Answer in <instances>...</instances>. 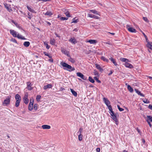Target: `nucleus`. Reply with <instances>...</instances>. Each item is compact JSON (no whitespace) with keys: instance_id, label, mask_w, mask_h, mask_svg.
<instances>
[{"instance_id":"603ef678","label":"nucleus","mask_w":152,"mask_h":152,"mask_svg":"<svg viewBox=\"0 0 152 152\" xmlns=\"http://www.w3.org/2000/svg\"><path fill=\"white\" fill-rule=\"evenodd\" d=\"M93 15H94L90 14H88V17L91 18H93Z\"/></svg>"},{"instance_id":"e433bc0d","label":"nucleus","mask_w":152,"mask_h":152,"mask_svg":"<svg viewBox=\"0 0 152 152\" xmlns=\"http://www.w3.org/2000/svg\"><path fill=\"white\" fill-rule=\"evenodd\" d=\"M41 96L40 95H37L36 96V100L37 102H39L40 100Z\"/></svg>"},{"instance_id":"13d9d810","label":"nucleus","mask_w":152,"mask_h":152,"mask_svg":"<svg viewBox=\"0 0 152 152\" xmlns=\"http://www.w3.org/2000/svg\"><path fill=\"white\" fill-rule=\"evenodd\" d=\"M148 108L151 110H152V105L150 104L148 106Z\"/></svg>"},{"instance_id":"aec40b11","label":"nucleus","mask_w":152,"mask_h":152,"mask_svg":"<svg viewBox=\"0 0 152 152\" xmlns=\"http://www.w3.org/2000/svg\"><path fill=\"white\" fill-rule=\"evenodd\" d=\"M109 59L115 66H116L117 65V64L115 60L114 59L111 57L110 58H109Z\"/></svg>"},{"instance_id":"864d4df0","label":"nucleus","mask_w":152,"mask_h":152,"mask_svg":"<svg viewBox=\"0 0 152 152\" xmlns=\"http://www.w3.org/2000/svg\"><path fill=\"white\" fill-rule=\"evenodd\" d=\"M93 18H94L96 19H99V17L98 16H96L95 15H94Z\"/></svg>"},{"instance_id":"9b49d317","label":"nucleus","mask_w":152,"mask_h":152,"mask_svg":"<svg viewBox=\"0 0 152 152\" xmlns=\"http://www.w3.org/2000/svg\"><path fill=\"white\" fill-rule=\"evenodd\" d=\"M27 88L28 90L31 91L33 89V88L31 87L32 84L30 82H28L27 83Z\"/></svg>"},{"instance_id":"423d86ee","label":"nucleus","mask_w":152,"mask_h":152,"mask_svg":"<svg viewBox=\"0 0 152 152\" xmlns=\"http://www.w3.org/2000/svg\"><path fill=\"white\" fill-rule=\"evenodd\" d=\"M110 115L111 116V118L115 121V124L116 125H118V122L116 114H115L114 113H113V114H111Z\"/></svg>"},{"instance_id":"09e8293b","label":"nucleus","mask_w":152,"mask_h":152,"mask_svg":"<svg viewBox=\"0 0 152 152\" xmlns=\"http://www.w3.org/2000/svg\"><path fill=\"white\" fill-rule=\"evenodd\" d=\"M94 74L95 75H98V71L96 70H94Z\"/></svg>"},{"instance_id":"2eb2a0df","label":"nucleus","mask_w":152,"mask_h":152,"mask_svg":"<svg viewBox=\"0 0 152 152\" xmlns=\"http://www.w3.org/2000/svg\"><path fill=\"white\" fill-rule=\"evenodd\" d=\"M11 22L15 25L18 28H19L20 29H21V28H22L20 26V25L18 24L17 23L14 21L13 20H11Z\"/></svg>"},{"instance_id":"4d7b16f0","label":"nucleus","mask_w":152,"mask_h":152,"mask_svg":"<svg viewBox=\"0 0 152 152\" xmlns=\"http://www.w3.org/2000/svg\"><path fill=\"white\" fill-rule=\"evenodd\" d=\"M109 111V113L110 114H113V113H114V112L113 111L112 109L110 110Z\"/></svg>"},{"instance_id":"4468645a","label":"nucleus","mask_w":152,"mask_h":152,"mask_svg":"<svg viewBox=\"0 0 152 152\" xmlns=\"http://www.w3.org/2000/svg\"><path fill=\"white\" fill-rule=\"evenodd\" d=\"M128 62H127L126 63H125L124 64L125 66L127 68H129L130 69H132L133 68V66L132 64H129L128 63Z\"/></svg>"},{"instance_id":"ea45409f","label":"nucleus","mask_w":152,"mask_h":152,"mask_svg":"<svg viewBox=\"0 0 152 152\" xmlns=\"http://www.w3.org/2000/svg\"><path fill=\"white\" fill-rule=\"evenodd\" d=\"M44 45L46 46V48L47 49H49L50 48V46L48 45V44L46 42H44Z\"/></svg>"},{"instance_id":"a878e982","label":"nucleus","mask_w":152,"mask_h":152,"mask_svg":"<svg viewBox=\"0 0 152 152\" xmlns=\"http://www.w3.org/2000/svg\"><path fill=\"white\" fill-rule=\"evenodd\" d=\"M146 121L152 122V117L151 115H147Z\"/></svg>"},{"instance_id":"1a4fd4ad","label":"nucleus","mask_w":152,"mask_h":152,"mask_svg":"<svg viewBox=\"0 0 152 152\" xmlns=\"http://www.w3.org/2000/svg\"><path fill=\"white\" fill-rule=\"evenodd\" d=\"M34 101L32 99V101L31 99H30V103L28 107V110L31 111L33 109Z\"/></svg>"},{"instance_id":"4be33fe9","label":"nucleus","mask_w":152,"mask_h":152,"mask_svg":"<svg viewBox=\"0 0 152 152\" xmlns=\"http://www.w3.org/2000/svg\"><path fill=\"white\" fill-rule=\"evenodd\" d=\"M69 57V58H68V61L72 63H74L75 61V58H72L70 56Z\"/></svg>"},{"instance_id":"e2e57ef3","label":"nucleus","mask_w":152,"mask_h":152,"mask_svg":"<svg viewBox=\"0 0 152 152\" xmlns=\"http://www.w3.org/2000/svg\"><path fill=\"white\" fill-rule=\"evenodd\" d=\"M136 129H137V131L138 133H140V134L141 133V132L140 131V130L138 128H137Z\"/></svg>"},{"instance_id":"f8f14e48","label":"nucleus","mask_w":152,"mask_h":152,"mask_svg":"<svg viewBox=\"0 0 152 152\" xmlns=\"http://www.w3.org/2000/svg\"><path fill=\"white\" fill-rule=\"evenodd\" d=\"M103 100L104 103L107 106H108V105H109L110 104V101L107 98L104 97L103 99Z\"/></svg>"},{"instance_id":"cd10ccee","label":"nucleus","mask_w":152,"mask_h":152,"mask_svg":"<svg viewBox=\"0 0 152 152\" xmlns=\"http://www.w3.org/2000/svg\"><path fill=\"white\" fill-rule=\"evenodd\" d=\"M101 59L102 60L104 61L107 62H108L109 61L108 59L106 58L105 57L103 56H102L101 58Z\"/></svg>"},{"instance_id":"5701e85b","label":"nucleus","mask_w":152,"mask_h":152,"mask_svg":"<svg viewBox=\"0 0 152 152\" xmlns=\"http://www.w3.org/2000/svg\"><path fill=\"white\" fill-rule=\"evenodd\" d=\"M95 65L96 68L99 69L100 71H103V69L101 68L99 65H98L97 64H96Z\"/></svg>"},{"instance_id":"a19ab883","label":"nucleus","mask_w":152,"mask_h":152,"mask_svg":"<svg viewBox=\"0 0 152 152\" xmlns=\"http://www.w3.org/2000/svg\"><path fill=\"white\" fill-rule=\"evenodd\" d=\"M94 78L98 83H101V81L99 80L98 78L97 77H94Z\"/></svg>"},{"instance_id":"39448f33","label":"nucleus","mask_w":152,"mask_h":152,"mask_svg":"<svg viewBox=\"0 0 152 152\" xmlns=\"http://www.w3.org/2000/svg\"><path fill=\"white\" fill-rule=\"evenodd\" d=\"M10 97L9 96H7L6 98L4 100L2 103L3 105L4 106H7L10 104Z\"/></svg>"},{"instance_id":"a18cd8bd","label":"nucleus","mask_w":152,"mask_h":152,"mask_svg":"<svg viewBox=\"0 0 152 152\" xmlns=\"http://www.w3.org/2000/svg\"><path fill=\"white\" fill-rule=\"evenodd\" d=\"M60 19L61 20H67L68 19V18L66 17H61L60 18Z\"/></svg>"},{"instance_id":"9d476101","label":"nucleus","mask_w":152,"mask_h":152,"mask_svg":"<svg viewBox=\"0 0 152 152\" xmlns=\"http://www.w3.org/2000/svg\"><path fill=\"white\" fill-rule=\"evenodd\" d=\"M61 51L62 53L66 55L68 57L70 56V55L69 54V52L66 50H65V49L64 48H62L61 49Z\"/></svg>"},{"instance_id":"7ed1b4c3","label":"nucleus","mask_w":152,"mask_h":152,"mask_svg":"<svg viewBox=\"0 0 152 152\" xmlns=\"http://www.w3.org/2000/svg\"><path fill=\"white\" fill-rule=\"evenodd\" d=\"M15 98L16 100L15 106L16 107H18L20 104V102L21 100V97L19 94H17L15 95Z\"/></svg>"},{"instance_id":"bb28decb","label":"nucleus","mask_w":152,"mask_h":152,"mask_svg":"<svg viewBox=\"0 0 152 152\" xmlns=\"http://www.w3.org/2000/svg\"><path fill=\"white\" fill-rule=\"evenodd\" d=\"M127 89L129 90V91L130 92H132L133 91V89L130 86V85H127Z\"/></svg>"},{"instance_id":"20e7f679","label":"nucleus","mask_w":152,"mask_h":152,"mask_svg":"<svg viewBox=\"0 0 152 152\" xmlns=\"http://www.w3.org/2000/svg\"><path fill=\"white\" fill-rule=\"evenodd\" d=\"M146 41L147 43L146 46L148 48V51L151 52L150 50L152 51V42L149 41L148 39H146Z\"/></svg>"},{"instance_id":"2f4dec72","label":"nucleus","mask_w":152,"mask_h":152,"mask_svg":"<svg viewBox=\"0 0 152 152\" xmlns=\"http://www.w3.org/2000/svg\"><path fill=\"white\" fill-rule=\"evenodd\" d=\"M88 80L90 82L92 83H94L95 82L94 80L92 78L91 76L89 77Z\"/></svg>"},{"instance_id":"58836bf2","label":"nucleus","mask_w":152,"mask_h":152,"mask_svg":"<svg viewBox=\"0 0 152 152\" xmlns=\"http://www.w3.org/2000/svg\"><path fill=\"white\" fill-rule=\"evenodd\" d=\"M83 131V129L82 128H80L79 129V131L77 132V134H82V133Z\"/></svg>"},{"instance_id":"0e129e2a","label":"nucleus","mask_w":152,"mask_h":152,"mask_svg":"<svg viewBox=\"0 0 152 152\" xmlns=\"http://www.w3.org/2000/svg\"><path fill=\"white\" fill-rule=\"evenodd\" d=\"M65 90V89L64 88H63L62 87H61L60 89V91H64Z\"/></svg>"},{"instance_id":"b1692460","label":"nucleus","mask_w":152,"mask_h":152,"mask_svg":"<svg viewBox=\"0 0 152 152\" xmlns=\"http://www.w3.org/2000/svg\"><path fill=\"white\" fill-rule=\"evenodd\" d=\"M70 90L72 94L74 96H77V93L72 88H70Z\"/></svg>"},{"instance_id":"bf43d9fd","label":"nucleus","mask_w":152,"mask_h":152,"mask_svg":"<svg viewBox=\"0 0 152 152\" xmlns=\"http://www.w3.org/2000/svg\"><path fill=\"white\" fill-rule=\"evenodd\" d=\"M43 54L46 56H48V53L46 52H44Z\"/></svg>"},{"instance_id":"393cba45","label":"nucleus","mask_w":152,"mask_h":152,"mask_svg":"<svg viewBox=\"0 0 152 152\" xmlns=\"http://www.w3.org/2000/svg\"><path fill=\"white\" fill-rule=\"evenodd\" d=\"M120 60L122 62H125V63L129 62L128 59L124 58H121L120 59Z\"/></svg>"},{"instance_id":"c9c22d12","label":"nucleus","mask_w":152,"mask_h":152,"mask_svg":"<svg viewBox=\"0 0 152 152\" xmlns=\"http://www.w3.org/2000/svg\"><path fill=\"white\" fill-rule=\"evenodd\" d=\"M27 7L28 10L29 11H30V12H34V10L33 9H32V8L31 7H28V6H27Z\"/></svg>"},{"instance_id":"72a5a7b5","label":"nucleus","mask_w":152,"mask_h":152,"mask_svg":"<svg viewBox=\"0 0 152 152\" xmlns=\"http://www.w3.org/2000/svg\"><path fill=\"white\" fill-rule=\"evenodd\" d=\"M78 20L77 19H76V18H75L72 20V23H77L78 22Z\"/></svg>"},{"instance_id":"f3484780","label":"nucleus","mask_w":152,"mask_h":152,"mask_svg":"<svg viewBox=\"0 0 152 152\" xmlns=\"http://www.w3.org/2000/svg\"><path fill=\"white\" fill-rule=\"evenodd\" d=\"M69 41L73 44H75L77 42V41L76 39H70Z\"/></svg>"},{"instance_id":"412c9836","label":"nucleus","mask_w":152,"mask_h":152,"mask_svg":"<svg viewBox=\"0 0 152 152\" xmlns=\"http://www.w3.org/2000/svg\"><path fill=\"white\" fill-rule=\"evenodd\" d=\"M4 7L8 10V11L10 12L12 11V10L10 8H9L8 4L7 3H5L4 4Z\"/></svg>"},{"instance_id":"6e6d98bb","label":"nucleus","mask_w":152,"mask_h":152,"mask_svg":"<svg viewBox=\"0 0 152 152\" xmlns=\"http://www.w3.org/2000/svg\"><path fill=\"white\" fill-rule=\"evenodd\" d=\"M30 12H28V15L29 16L28 17V18H29L30 19H31V17L30 15Z\"/></svg>"},{"instance_id":"c03bdc74","label":"nucleus","mask_w":152,"mask_h":152,"mask_svg":"<svg viewBox=\"0 0 152 152\" xmlns=\"http://www.w3.org/2000/svg\"><path fill=\"white\" fill-rule=\"evenodd\" d=\"M117 107L120 111H122L124 110V109L123 108H121L120 106L118 105H117Z\"/></svg>"},{"instance_id":"f03ea898","label":"nucleus","mask_w":152,"mask_h":152,"mask_svg":"<svg viewBox=\"0 0 152 152\" xmlns=\"http://www.w3.org/2000/svg\"><path fill=\"white\" fill-rule=\"evenodd\" d=\"M10 33L14 37H17L18 38H24L22 35L14 30H10Z\"/></svg>"},{"instance_id":"69168bd1","label":"nucleus","mask_w":152,"mask_h":152,"mask_svg":"<svg viewBox=\"0 0 152 152\" xmlns=\"http://www.w3.org/2000/svg\"><path fill=\"white\" fill-rule=\"evenodd\" d=\"M113 73V71L112 70L110 71V73L108 74V75H111Z\"/></svg>"},{"instance_id":"774afa93","label":"nucleus","mask_w":152,"mask_h":152,"mask_svg":"<svg viewBox=\"0 0 152 152\" xmlns=\"http://www.w3.org/2000/svg\"><path fill=\"white\" fill-rule=\"evenodd\" d=\"M49 60V61L51 62H53V59H52V58L50 59Z\"/></svg>"},{"instance_id":"6ab92c4d","label":"nucleus","mask_w":152,"mask_h":152,"mask_svg":"<svg viewBox=\"0 0 152 152\" xmlns=\"http://www.w3.org/2000/svg\"><path fill=\"white\" fill-rule=\"evenodd\" d=\"M42 127L43 129H49L50 128V126L47 125H44L42 126Z\"/></svg>"},{"instance_id":"4c0bfd02","label":"nucleus","mask_w":152,"mask_h":152,"mask_svg":"<svg viewBox=\"0 0 152 152\" xmlns=\"http://www.w3.org/2000/svg\"><path fill=\"white\" fill-rule=\"evenodd\" d=\"M83 135L82 134L78 135V140L79 141H81L82 140Z\"/></svg>"},{"instance_id":"c85d7f7f","label":"nucleus","mask_w":152,"mask_h":152,"mask_svg":"<svg viewBox=\"0 0 152 152\" xmlns=\"http://www.w3.org/2000/svg\"><path fill=\"white\" fill-rule=\"evenodd\" d=\"M30 43L29 42L26 41L24 42L23 43V45L27 47L29 46L30 45Z\"/></svg>"},{"instance_id":"c756f323","label":"nucleus","mask_w":152,"mask_h":152,"mask_svg":"<svg viewBox=\"0 0 152 152\" xmlns=\"http://www.w3.org/2000/svg\"><path fill=\"white\" fill-rule=\"evenodd\" d=\"M56 43L55 40L54 39H51L50 40V43L52 45H55Z\"/></svg>"},{"instance_id":"0eeeda50","label":"nucleus","mask_w":152,"mask_h":152,"mask_svg":"<svg viewBox=\"0 0 152 152\" xmlns=\"http://www.w3.org/2000/svg\"><path fill=\"white\" fill-rule=\"evenodd\" d=\"M77 76L80 77L82 79L84 80H86L87 79V77L86 76H84L83 74L82 73L78 72L77 73Z\"/></svg>"},{"instance_id":"49530a36","label":"nucleus","mask_w":152,"mask_h":152,"mask_svg":"<svg viewBox=\"0 0 152 152\" xmlns=\"http://www.w3.org/2000/svg\"><path fill=\"white\" fill-rule=\"evenodd\" d=\"M143 20L145 21V22H149V20H148V18H147L146 17H143Z\"/></svg>"},{"instance_id":"f257e3e1","label":"nucleus","mask_w":152,"mask_h":152,"mask_svg":"<svg viewBox=\"0 0 152 152\" xmlns=\"http://www.w3.org/2000/svg\"><path fill=\"white\" fill-rule=\"evenodd\" d=\"M61 64L63 67V69L69 72L74 71L75 69L65 62H61Z\"/></svg>"},{"instance_id":"338daca9","label":"nucleus","mask_w":152,"mask_h":152,"mask_svg":"<svg viewBox=\"0 0 152 152\" xmlns=\"http://www.w3.org/2000/svg\"><path fill=\"white\" fill-rule=\"evenodd\" d=\"M78 29H77V28H76L74 29L73 30V31L77 32V31H78Z\"/></svg>"},{"instance_id":"680f3d73","label":"nucleus","mask_w":152,"mask_h":152,"mask_svg":"<svg viewBox=\"0 0 152 152\" xmlns=\"http://www.w3.org/2000/svg\"><path fill=\"white\" fill-rule=\"evenodd\" d=\"M147 122H148V124L149 125V126L150 127H151L152 126V125H151V124L150 122V121H147Z\"/></svg>"},{"instance_id":"052dcab7","label":"nucleus","mask_w":152,"mask_h":152,"mask_svg":"<svg viewBox=\"0 0 152 152\" xmlns=\"http://www.w3.org/2000/svg\"><path fill=\"white\" fill-rule=\"evenodd\" d=\"M100 148H97L96 149V151L97 152H100Z\"/></svg>"},{"instance_id":"473e14b6","label":"nucleus","mask_w":152,"mask_h":152,"mask_svg":"<svg viewBox=\"0 0 152 152\" xmlns=\"http://www.w3.org/2000/svg\"><path fill=\"white\" fill-rule=\"evenodd\" d=\"M45 15L50 16L53 15V13L47 11L45 14Z\"/></svg>"},{"instance_id":"7c9ffc66","label":"nucleus","mask_w":152,"mask_h":152,"mask_svg":"<svg viewBox=\"0 0 152 152\" xmlns=\"http://www.w3.org/2000/svg\"><path fill=\"white\" fill-rule=\"evenodd\" d=\"M89 12H92L94 14H96L97 15H99L97 12L95 10H89Z\"/></svg>"},{"instance_id":"ddd939ff","label":"nucleus","mask_w":152,"mask_h":152,"mask_svg":"<svg viewBox=\"0 0 152 152\" xmlns=\"http://www.w3.org/2000/svg\"><path fill=\"white\" fill-rule=\"evenodd\" d=\"M97 42L96 40H94V39H93V40L90 39V40H86V42H89L91 44H93L94 45H95L96 44V43Z\"/></svg>"},{"instance_id":"79ce46f5","label":"nucleus","mask_w":152,"mask_h":152,"mask_svg":"<svg viewBox=\"0 0 152 152\" xmlns=\"http://www.w3.org/2000/svg\"><path fill=\"white\" fill-rule=\"evenodd\" d=\"M143 101L145 103L148 104L150 103V102L149 101H148L147 99H144Z\"/></svg>"},{"instance_id":"37998d69","label":"nucleus","mask_w":152,"mask_h":152,"mask_svg":"<svg viewBox=\"0 0 152 152\" xmlns=\"http://www.w3.org/2000/svg\"><path fill=\"white\" fill-rule=\"evenodd\" d=\"M65 15L68 17H70V16L69 14V11H67L65 13Z\"/></svg>"},{"instance_id":"8fccbe9b","label":"nucleus","mask_w":152,"mask_h":152,"mask_svg":"<svg viewBox=\"0 0 152 152\" xmlns=\"http://www.w3.org/2000/svg\"><path fill=\"white\" fill-rule=\"evenodd\" d=\"M37 104H34V109L35 110H37Z\"/></svg>"},{"instance_id":"3c124183","label":"nucleus","mask_w":152,"mask_h":152,"mask_svg":"<svg viewBox=\"0 0 152 152\" xmlns=\"http://www.w3.org/2000/svg\"><path fill=\"white\" fill-rule=\"evenodd\" d=\"M10 41H12L14 42L17 43V41L15 39H10Z\"/></svg>"},{"instance_id":"de8ad7c7","label":"nucleus","mask_w":152,"mask_h":152,"mask_svg":"<svg viewBox=\"0 0 152 152\" xmlns=\"http://www.w3.org/2000/svg\"><path fill=\"white\" fill-rule=\"evenodd\" d=\"M28 94L27 93H26L24 96L23 99H27L28 98Z\"/></svg>"},{"instance_id":"dca6fc26","label":"nucleus","mask_w":152,"mask_h":152,"mask_svg":"<svg viewBox=\"0 0 152 152\" xmlns=\"http://www.w3.org/2000/svg\"><path fill=\"white\" fill-rule=\"evenodd\" d=\"M134 90L136 93H137L138 95L143 97L145 96L143 94L141 93L140 91H139L137 89H135Z\"/></svg>"},{"instance_id":"f704fd0d","label":"nucleus","mask_w":152,"mask_h":152,"mask_svg":"<svg viewBox=\"0 0 152 152\" xmlns=\"http://www.w3.org/2000/svg\"><path fill=\"white\" fill-rule=\"evenodd\" d=\"M23 102L26 104H27L29 102V100L28 98L27 99H23Z\"/></svg>"},{"instance_id":"a211bd4d","label":"nucleus","mask_w":152,"mask_h":152,"mask_svg":"<svg viewBox=\"0 0 152 152\" xmlns=\"http://www.w3.org/2000/svg\"><path fill=\"white\" fill-rule=\"evenodd\" d=\"M52 87V85L50 84H48L47 85H45L44 86L43 88L44 90H46L47 89L49 88H51Z\"/></svg>"},{"instance_id":"5fc2aeb1","label":"nucleus","mask_w":152,"mask_h":152,"mask_svg":"<svg viewBox=\"0 0 152 152\" xmlns=\"http://www.w3.org/2000/svg\"><path fill=\"white\" fill-rule=\"evenodd\" d=\"M107 107L108 108V109L109 110H111V109H112V107L111 106V105H108V106H107Z\"/></svg>"},{"instance_id":"6e6552de","label":"nucleus","mask_w":152,"mask_h":152,"mask_svg":"<svg viewBox=\"0 0 152 152\" xmlns=\"http://www.w3.org/2000/svg\"><path fill=\"white\" fill-rule=\"evenodd\" d=\"M126 28L130 32L134 33L136 32V30L135 29L133 28L130 27L129 25H127Z\"/></svg>"}]
</instances>
